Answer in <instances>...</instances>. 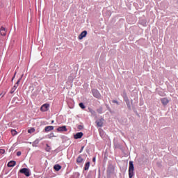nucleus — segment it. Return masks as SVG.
<instances>
[{"label": "nucleus", "mask_w": 178, "mask_h": 178, "mask_svg": "<svg viewBox=\"0 0 178 178\" xmlns=\"http://www.w3.org/2000/svg\"><path fill=\"white\" fill-rule=\"evenodd\" d=\"M5 94H6V92H1V93L0 94V97H3L5 96Z\"/></svg>", "instance_id": "23"}, {"label": "nucleus", "mask_w": 178, "mask_h": 178, "mask_svg": "<svg viewBox=\"0 0 178 178\" xmlns=\"http://www.w3.org/2000/svg\"><path fill=\"white\" fill-rule=\"evenodd\" d=\"M88 35L87 31H83L81 34L78 36L79 40H82L83 38L86 37Z\"/></svg>", "instance_id": "7"}, {"label": "nucleus", "mask_w": 178, "mask_h": 178, "mask_svg": "<svg viewBox=\"0 0 178 178\" xmlns=\"http://www.w3.org/2000/svg\"><path fill=\"white\" fill-rule=\"evenodd\" d=\"M104 118H101L99 120H97L96 121L97 126L98 127H102L103 125H104Z\"/></svg>", "instance_id": "6"}, {"label": "nucleus", "mask_w": 178, "mask_h": 178, "mask_svg": "<svg viewBox=\"0 0 178 178\" xmlns=\"http://www.w3.org/2000/svg\"><path fill=\"white\" fill-rule=\"evenodd\" d=\"M0 154H5V149H0Z\"/></svg>", "instance_id": "22"}, {"label": "nucleus", "mask_w": 178, "mask_h": 178, "mask_svg": "<svg viewBox=\"0 0 178 178\" xmlns=\"http://www.w3.org/2000/svg\"><path fill=\"white\" fill-rule=\"evenodd\" d=\"M83 161V157L81 156H79L76 159V163H81Z\"/></svg>", "instance_id": "13"}, {"label": "nucleus", "mask_w": 178, "mask_h": 178, "mask_svg": "<svg viewBox=\"0 0 178 178\" xmlns=\"http://www.w3.org/2000/svg\"><path fill=\"white\" fill-rule=\"evenodd\" d=\"M17 87H18L17 85H15L13 86V88L10 90V93L13 94V92H15V91L16 88H17Z\"/></svg>", "instance_id": "15"}, {"label": "nucleus", "mask_w": 178, "mask_h": 178, "mask_svg": "<svg viewBox=\"0 0 178 178\" xmlns=\"http://www.w3.org/2000/svg\"><path fill=\"white\" fill-rule=\"evenodd\" d=\"M19 172L22 173V174H24V175H26V177H29L30 176V171L29 169L27 168H23V169H21L19 170Z\"/></svg>", "instance_id": "4"}, {"label": "nucleus", "mask_w": 178, "mask_h": 178, "mask_svg": "<svg viewBox=\"0 0 178 178\" xmlns=\"http://www.w3.org/2000/svg\"><path fill=\"white\" fill-rule=\"evenodd\" d=\"M54 122V120H52L51 123L53 124Z\"/></svg>", "instance_id": "30"}, {"label": "nucleus", "mask_w": 178, "mask_h": 178, "mask_svg": "<svg viewBox=\"0 0 178 178\" xmlns=\"http://www.w3.org/2000/svg\"><path fill=\"white\" fill-rule=\"evenodd\" d=\"M54 168L56 170V171H59L61 170L62 167L59 165H56Z\"/></svg>", "instance_id": "16"}, {"label": "nucleus", "mask_w": 178, "mask_h": 178, "mask_svg": "<svg viewBox=\"0 0 178 178\" xmlns=\"http://www.w3.org/2000/svg\"><path fill=\"white\" fill-rule=\"evenodd\" d=\"M47 152H49V150H48L47 149Z\"/></svg>", "instance_id": "33"}, {"label": "nucleus", "mask_w": 178, "mask_h": 178, "mask_svg": "<svg viewBox=\"0 0 178 178\" xmlns=\"http://www.w3.org/2000/svg\"><path fill=\"white\" fill-rule=\"evenodd\" d=\"M35 131V128H33V127H32V128H31V129H29V130H28V133L29 134H32V133H34Z\"/></svg>", "instance_id": "17"}, {"label": "nucleus", "mask_w": 178, "mask_h": 178, "mask_svg": "<svg viewBox=\"0 0 178 178\" xmlns=\"http://www.w3.org/2000/svg\"><path fill=\"white\" fill-rule=\"evenodd\" d=\"M50 105L49 104H43L41 108H40V111L43 113L44 112H47L49 109Z\"/></svg>", "instance_id": "3"}, {"label": "nucleus", "mask_w": 178, "mask_h": 178, "mask_svg": "<svg viewBox=\"0 0 178 178\" xmlns=\"http://www.w3.org/2000/svg\"><path fill=\"white\" fill-rule=\"evenodd\" d=\"M83 132H77L76 134L74 135V139H80L83 137Z\"/></svg>", "instance_id": "8"}, {"label": "nucleus", "mask_w": 178, "mask_h": 178, "mask_svg": "<svg viewBox=\"0 0 178 178\" xmlns=\"http://www.w3.org/2000/svg\"><path fill=\"white\" fill-rule=\"evenodd\" d=\"M6 28H3V26H1V29H0V34L1 36H6Z\"/></svg>", "instance_id": "9"}, {"label": "nucleus", "mask_w": 178, "mask_h": 178, "mask_svg": "<svg viewBox=\"0 0 178 178\" xmlns=\"http://www.w3.org/2000/svg\"><path fill=\"white\" fill-rule=\"evenodd\" d=\"M21 78L17 81V83L15 84V86H17V87H18V86H19V83L20 82V81H21Z\"/></svg>", "instance_id": "24"}, {"label": "nucleus", "mask_w": 178, "mask_h": 178, "mask_svg": "<svg viewBox=\"0 0 178 178\" xmlns=\"http://www.w3.org/2000/svg\"><path fill=\"white\" fill-rule=\"evenodd\" d=\"M79 106L81 108V109H85L86 108V106L83 104V103L81 102L79 104Z\"/></svg>", "instance_id": "18"}, {"label": "nucleus", "mask_w": 178, "mask_h": 178, "mask_svg": "<svg viewBox=\"0 0 178 178\" xmlns=\"http://www.w3.org/2000/svg\"><path fill=\"white\" fill-rule=\"evenodd\" d=\"M11 134L14 136H16L17 134V131L15 129H12L11 130Z\"/></svg>", "instance_id": "20"}, {"label": "nucleus", "mask_w": 178, "mask_h": 178, "mask_svg": "<svg viewBox=\"0 0 178 178\" xmlns=\"http://www.w3.org/2000/svg\"><path fill=\"white\" fill-rule=\"evenodd\" d=\"M15 165H16V162L14 161H10V162L8 163L7 166L9 167V168H13V167H14Z\"/></svg>", "instance_id": "12"}, {"label": "nucleus", "mask_w": 178, "mask_h": 178, "mask_svg": "<svg viewBox=\"0 0 178 178\" xmlns=\"http://www.w3.org/2000/svg\"><path fill=\"white\" fill-rule=\"evenodd\" d=\"M92 161H93V162H95V161H96V157H93Z\"/></svg>", "instance_id": "29"}, {"label": "nucleus", "mask_w": 178, "mask_h": 178, "mask_svg": "<svg viewBox=\"0 0 178 178\" xmlns=\"http://www.w3.org/2000/svg\"><path fill=\"white\" fill-rule=\"evenodd\" d=\"M54 129V126H51V125H50V126H47V127H45V132H49V131H53Z\"/></svg>", "instance_id": "11"}, {"label": "nucleus", "mask_w": 178, "mask_h": 178, "mask_svg": "<svg viewBox=\"0 0 178 178\" xmlns=\"http://www.w3.org/2000/svg\"><path fill=\"white\" fill-rule=\"evenodd\" d=\"M21 154H22L21 152H17V156H20Z\"/></svg>", "instance_id": "27"}, {"label": "nucleus", "mask_w": 178, "mask_h": 178, "mask_svg": "<svg viewBox=\"0 0 178 178\" xmlns=\"http://www.w3.org/2000/svg\"><path fill=\"white\" fill-rule=\"evenodd\" d=\"M77 129L79 130H82L83 129V125H78Z\"/></svg>", "instance_id": "21"}, {"label": "nucleus", "mask_w": 178, "mask_h": 178, "mask_svg": "<svg viewBox=\"0 0 178 178\" xmlns=\"http://www.w3.org/2000/svg\"><path fill=\"white\" fill-rule=\"evenodd\" d=\"M92 113H95V111H92Z\"/></svg>", "instance_id": "32"}, {"label": "nucleus", "mask_w": 178, "mask_h": 178, "mask_svg": "<svg viewBox=\"0 0 178 178\" xmlns=\"http://www.w3.org/2000/svg\"><path fill=\"white\" fill-rule=\"evenodd\" d=\"M47 146L49 147V146H48V144H47Z\"/></svg>", "instance_id": "34"}, {"label": "nucleus", "mask_w": 178, "mask_h": 178, "mask_svg": "<svg viewBox=\"0 0 178 178\" xmlns=\"http://www.w3.org/2000/svg\"><path fill=\"white\" fill-rule=\"evenodd\" d=\"M92 95H93V97H94L95 98L98 99H101L102 95H101V93L99 92L98 90L92 89Z\"/></svg>", "instance_id": "2"}, {"label": "nucleus", "mask_w": 178, "mask_h": 178, "mask_svg": "<svg viewBox=\"0 0 178 178\" xmlns=\"http://www.w3.org/2000/svg\"><path fill=\"white\" fill-rule=\"evenodd\" d=\"M67 129L65 125L58 127V128H57V132H67Z\"/></svg>", "instance_id": "5"}, {"label": "nucleus", "mask_w": 178, "mask_h": 178, "mask_svg": "<svg viewBox=\"0 0 178 178\" xmlns=\"http://www.w3.org/2000/svg\"><path fill=\"white\" fill-rule=\"evenodd\" d=\"M52 137H54V133H51V134H50L49 138H52Z\"/></svg>", "instance_id": "25"}, {"label": "nucleus", "mask_w": 178, "mask_h": 178, "mask_svg": "<svg viewBox=\"0 0 178 178\" xmlns=\"http://www.w3.org/2000/svg\"><path fill=\"white\" fill-rule=\"evenodd\" d=\"M83 149H84V146H82L81 150L79 151V153H81L83 151Z\"/></svg>", "instance_id": "26"}, {"label": "nucleus", "mask_w": 178, "mask_h": 178, "mask_svg": "<svg viewBox=\"0 0 178 178\" xmlns=\"http://www.w3.org/2000/svg\"><path fill=\"white\" fill-rule=\"evenodd\" d=\"M113 103H114V104H118V102L116 101V100H113Z\"/></svg>", "instance_id": "28"}, {"label": "nucleus", "mask_w": 178, "mask_h": 178, "mask_svg": "<svg viewBox=\"0 0 178 178\" xmlns=\"http://www.w3.org/2000/svg\"><path fill=\"white\" fill-rule=\"evenodd\" d=\"M134 170V167L133 161H129V178L133 177Z\"/></svg>", "instance_id": "1"}, {"label": "nucleus", "mask_w": 178, "mask_h": 178, "mask_svg": "<svg viewBox=\"0 0 178 178\" xmlns=\"http://www.w3.org/2000/svg\"><path fill=\"white\" fill-rule=\"evenodd\" d=\"M97 112L99 114H102L103 113V108H99L97 109Z\"/></svg>", "instance_id": "19"}, {"label": "nucleus", "mask_w": 178, "mask_h": 178, "mask_svg": "<svg viewBox=\"0 0 178 178\" xmlns=\"http://www.w3.org/2000/svg\"><path fill=\"white\" fill-rule=\"evenodd\" d=\"M14 78H15V76H13V78H12V81L13 80Z\"/></svg>", "instance_id": "31"}, {"label": "nucleus", "mask_w": 178, "mask_h": 178, "mask_svg": "<svg viewBox=\"0 0 178 178\" xmlns=\"http://www.w3.org/2000/svg\"><path fill=\"white\" fill-rule=\"evenodd\" d=\"M161 103L163 106H167L169 103V100L167 98H163L161 99Z\"/></svg>", "instance_id": "10"}, {"label": "nucleus", "mask_w": 178, "mask_h": 178, "mask_svg": "<svg viewBox=\"0 0 178 178\" xmlns=\"http://www.w3.org/2000/svg\"><path fill=\"white\" fill-rule=\"evenodd\" d=\"M90 166V162H87L84 165V170H88Z\"/></svg>", "instance_id": "14"}]
</instances>
